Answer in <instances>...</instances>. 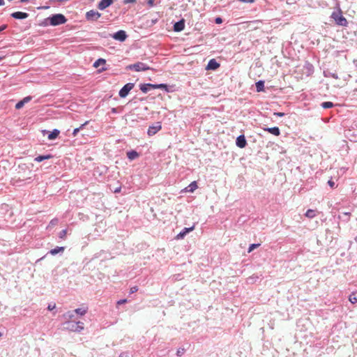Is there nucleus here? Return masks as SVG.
<instances>
[{"instance_id":"nucleus-1","label":"nucleus","mask_w":357,"mask_h":357,"mask_svg":"<svg viewBox=\"0 0 357 357\" xmlns=\"http://www.w3.org/2000/svg\"><path fill=\"white\" fill-rule=\"evenodd\" d=\"M331 17L339 26H347L348 24V22L347 19L343 16L341 10H339L337 12H333L332 13Z\"/></svg>"},{"instance_id":"nucleus-2","label":"nucleus","mask_w":357,"mask_h":357,"mask_svg":"<svg viewBox=\"0 0 357 357\" xmlns=\"http://www.w3.org/2000/svg\"><path fill=\"white\" fill-rule=\"evenodd\" d=\"M48 20H50V24L52 26L63 24L67 21L65 16L62 14L53 15L52 17H49Z\"/></svg>"},{"instance_id":"nucleus-3","label":"nucleus","mask_w":357,"mask_h":357,"mask_svg":"<svg viewBox=\"0 0 357 357\" xmlns=\"http://www.w3.org/2000/svg\"><path fill=\"white\" fill-rule=\"evenodd\" d=\"M127 68L130 70H135L137 72L145 71L150 69L149 66L142 62H137L136 63L131 64Z\"/></svg>"},{"instance_id":"nucleus-4","label":"nucleus","mask_w":357,"mask_h":357,"mask_svg":"<svg viewBox=\"0 0 357 357\" xmlns=\"http://www.w3.org/2000/svg\"><path fill=\"white\" fill-rule=\"evenodd\" d=\"M135 84L133 83L126 84L120 91L119 96L121 98H126L129 92L134 88Z\"/></svg>"},{"instance_id":"nucleus-5","label":"nucleus","mask_w":357,"mask_h":357,"mask_svg":"<svg viewBox=\"0 0 357 357\" xmlns=\"http://www.w3.org/2000/svg\"><path fill=\"white\" fill-rule=\"evenodd\" d=\"M100 16H101V14L94 10H91L88 11L86 14V19L88 20H91V21L98 20L100 17Z\"/></svg>"},{"instance_id":"nucleus-6","label":"nucleus","mask_w":357,"mask_h":357,"mask_svg":"<svg viewBox=\"0 0 357 357\" xmlns=\"http://www.w3.org/2000/svg\"><path fill=\"white\" fill-rule=\"evenodd\" d=\"M161 128V123L160 122H157L155 125L149 126L147 133L149 136H153L160 131Z\"/></svg>"},{"instance_id":"nucleus-7","label":"nucleus","mask_w":357,"mask_h":357,"mask_svg":"<svg viewBox=\"0 0 357 357\" xmlns=\"http://www.w3.org/2000/svg\"><path fill=\"white\" fill-rule=\"evenodd\" d=\"M114 2V0H101L98 5V8L103 10L110 6Z\"/></svg>"},{"instance_id":"nucleus-8","label":"nucleus","mask_w":357,"mask_h":357,"mask_svg":"<svg viewBox=\"0 0 357 357\" xmlns=\"http://www.w3.org/2000/svg\"><path fill=\"white\" fill-rule=\"evenodd\" d=\"M113 38L115 40L123 42L126 39L127 36L124 31L120 30L114 34Z\"/></svg>"},{"instance_id":"nucleus-9","label":"nucleus","mask_w":357,"mask_h":357,"mask_svg":"<svg viewBox=\"0 0 357 357\" xmlns=\"http://www.w3.org/2000/svg\"><path fill=\"white\" fill-rule=\"evenodd\" d=\"M194 229H195V226H192L189 228H187V227L184 228L182 231H181L178 234H177V236H176L175 238L176 240L183 238L188 232L193 231Z\"/></svg>"},{"instance_id":"nucleus-10","label":"nucleus","mask_w":357,"mask_h":357,"mask_svg":"<svg viewBox=\"0 0 357 357\" xmlns=\"http://www.w3.org/2000/svg\"><path fill=\"white\" fill-rule=\"evenodd\" d=\"M185 28V20L182 19L181 20L176 22L174 25V31L176 32L181 31Z\"/></svg>"},{"instance_id":"nucleus-11","label":"nucleus","mask_w":357,"mask_h":357,"mask_svg":"<svg viewBox=\"0 0 357 357\" xmlns=\"http://www.w3.org/2000/svg\"><path fill=\"white\" fill-rule=\"evenodd\" d=\"M220 67V63H218L215 59H211L206 66L207 70H216Z\"/></svg>"},{"instance_id":"nucleus-12","label":"nucleus","mask_w":357,"mask_h":357,"mask_svg":"<svg viewBox=\"0 0 357 357\" xmlns=\"http://www.w3.org/2000/svg\"><path fill=\"white\" fill-rule=\"evenodd\" d=\"M247 144V142H246V139L245 138V136L244 135H240L237 137L236 139V145L239 147V148H244L245 147Z\"/></svg>"},{"instance_id":"nucleus-13","label":"nucleus","mask_w":357,"mask_h":357,"mask_svg":"<svg viewBox=\"0 0 357 357\" xmlns=\"http://www.w3.org/2000/svg\"><path fill=\"white\" fill-rule=\"evenodd\" d=\"M11 16L15 19H26L29 15L26 13L20 11L15 12L11 14Z\"/></svg>"},{"instance_id":"nucleus-14","label":"nucleus","mask_w":357,"mask_h":357,"mask_svg":"<svg viewBox=\"0 0 357 357\" xmlns=\"http://www.w3.org/2000/svg\"><path fill=\"white\" fill-rule=\"evenodd\" d=\"M264 130L275 136H279L280 135V129L278 127L267 128H264Z\"/></svg>"},{"instance_id":"nucleus-15","label":"nucleus","mask_w":357,"mask_h":357,"mask_svg":"<svg viewBox=\"0 0 357 357\" xmlns=\"http://www.w3.org/2000/svg\"><path fill=\"white\" fill-rule=\"evenodd\" d=\"M198 188L197 182H192L187 188L184 189L186 192H193Z\"/></svg>"},{"instance_id":"nucleus-16","label":"nucleus","mask_w":357,"mask_h":357,"mask_svg":"<svg viewBox=\"0 0 357 357\" xmlns=\"http://www.w3.org/2000/svg\"><path fill=\"white\" fill-rule=\"evenodd\" d=\"M88 311V307L86 305H82V307L77 308L75 310V312L81 316L84 315Z\"/></svg>"},{"instance_id":"nucleus-17","label":"nucleus","mask_w":357,"mask_h":357,"mask_svg":"<svg viewBox=\"0 0 357 357\" xmlns=\"http://www.w3.org/2000/svg\"><path fill=\"white\" fill-rule=\"evenodd\" d=\"M60 133V131L57 129H54L52 132H51L47 138L48 139L50 140H53V139H55L59 135Z\"/></svg>"},{"instance_id":"nucleus-18","label":"nucleus","mask_w":357,"mask_h":357,"mask_svg":"<svg viewBox=\"0 0 357 357\" xmlns=\"http://www.w3.org/2000/svg\"><path fill=\"white\" fill-rule=\"evenodd\" d=\"M127 156L130 160H132L139 157V153L135 151H132L127 153Z\"/></svg>"},{"instance_id":"nucleus-19","label":"nucleus","mask_w":357,"mask_h":357,"mask_svg":"<svg viewBox=\"0 0 357 357\" xmlns=\"http://www.w3.org/2000/svg\"><path fill=\"white\" fill-rule=\"evenodd\" d=\"M68 324V326H67V328L70 331H73V332H79V329H77L78 328H77V325H76V323H72V322H68L67 323Z\"/></svg>"},{"instance_id":"nucleus-20","label":"nucleus","mask_w":357,"mask_h":357,"mask_svg":"<svg viewBox=\"0 0 357 357\" xmlns=\"http://www.w3.org/2000/svg\"><path fill=\"white\" fill-rule=\"evenodd\" d=\"M256 89L257 92L264 91V82L259 81L256 83Z\"/></svg>"},{"instance_id":"nucleus-21","label":"nucleus","mask_w":357,"mask_h":357,"mask_svg":"<svg viewBox=\"0 0 357 357\" xmlns=\"http://www.w3.org/2000/svg\"><path fill=\"white\" fill-rule=\"evenodd\" d=\"M52 158V155H39V156L35 158L34 160H35V161L40 162H42L44 160L50 159Z\"/></svg>"},{"instance_id":"nucleus-22","label":"nucleus","mask_w":357,"mask_h":357,"mask_svg":"<svg viewBox=\"0 0 357 357\" xmlns=\"http://www.w3.org/2000/svg\"><path fill=\"white\" fill-rule=\"evenodd\" d=\"M305 215L308 218H313L316 216V212L314 210L312 209H308Z\"/></svg>"},{"instance_id":"nucleus-23","label":"nucleus","mask_w":357,"mask_h":357,"mask_svg":"<svg viewBox=\"0 0 357 357\" xmlns=\"http://www.w3.org/2000/svg\"><path fill=\"white\" fill-rule=\"evenodd\" d=\"M63 250H64V248L63 247H56V248L51 250L50 251V253L52 255H55L58 254L60 252H63Z\"/></svg>"},{"instance_id":"nucleus-24","label":"nucleus","mask_w":357,"mask_h":357,"mask_svg":"<svg viewBox=\"0 0 357 357\" xmlns=\"http://www.w3.org/2000/svg\"><path fill=\"white\" fill-rule=\"evenodd\" d=\"M349 301L351 303H353V304H354V303H357V295H356V293H354V292L351 293V294L349 295Z\"/></svg>"},{"instance_id":"nucleus-25","label":"nucleus","mask_w":357,"mask_h":357,"mask_svg":"<svg viewBox=\"0 0 357 357\" xmlns=\"http://www.w3.org/2000/svg\"><path fill=\"white\" fill-rule=\"evenodd\" d=\"M140 89L142 92L146 93L148 91L151 89L150 84H142L140 86Z\"/></svg>"},{"instance_id":"nucleus-26","label":"nucleus","mask_w":357,"mask_h":357,"mask_svg":"<svg viewBox=\"0 0 357 357\" xmlns=\"http://www.w3.org/2000/svg\"><path fill=\"white\" fill-rule=\"evenodd\" d=\"M105 60L103 59H98L97 61H96L93 63V67L95 68H98L99 67L100 65H104L105 63Z\"/></svg>"},{"instance_id":"nucleus-27","label":"nucleus","mask_w":357,"mask_h":357,"mask_svg":"<svg viewBox=\"0 0 357 357\" xmlns=\"http://www.w3.org/2000/svg\"><path fill=\"white\" fill-rule=\"evenodd\" d=\"M321 107L324 109H328L333 107V103L332 102H324L321 104Z\"/></svg>"},{"instance_id":"nucleus-28","label":"nucleus","mask_w":357,"mask_h":357,"mask_svg":"<svg viewBox=\"0 0 357 357\" xmlns=\"http://www.w3.org/2000/svg\"><path fill=\"white\" fill-rule=\"evenodd\" d=\"M88 123V121H86L84 123L82 124L80 127L79 128H75L74 130H73V136H76L77 135V133L79 132V131L82 129L84 128V126L85 125H86Z\"/></svg>"},{"instance_id":"nucleus-29","label":"nucleus","mask_w":357,"mask_h":357,"mask_svg":"<svg viewBox=\"0 0 357 357\" xmlns=\"http://www.w3.org/2000/svg\"><path fill=\"white\" fill-rule=\"evenodd\" d=\"M260 245L259 243H257V244H251L250 246H249V248H248V252H251L252 250H254V249L258 248L259 246Z\"/></svg>"},{"instance_id":"nucleus-30","label":"nucleus","mask_w":357,"mask_h":357,"mask_svg":"<svg viewBox=\"0 0 357 357\" xmlns=\"http://www.w3.org/2000/svg\"><path fill=\"white\" fill-rule=\"evenodd\" d=\"M66 234H67V230L63 229L60 231L59 236L60 238H65L66 236Z\"/></svg>"},{"instance_id":"nucleus-31","label":"nucleus","mask_w":357,"mask_h":357,"mask_svg":"<svg viewBox=\"0 0 357 357\" xmlns=\"http://www.w3.org/2000/svg\"><path fill=\"white\" fill-rule=\"evenodd\" d=\"M77 328L79 329V332L84 329V323L81 321L76 322Z\"/></svg>"},{"instance_id":"nucleus-32","label":"nucleus","mask_w":357,"mask_h":357,"mask_svg":"<svg viewBox=\"0 0 357 357\" xmlns=\"http://www.w3.org/2000/svg\"><path fill=\"white\" fill-rule=\"evenodd\" d=\"M24 104L23 103V102L22 100L19 101L16 105H15V109H20L21 108H22L24 107Z\"/></svg>"},{"instance_id":"nucleus-33","label":"nucleus","mask_w":357,"mask_h":357,"mask_svg":"<svg viewBox=\"0 0 357 357\" xmlns=\"http://www.w3.org/2000/svg\"><path fill=\"white\" fill-rule=\"evenodd\" d=\"M31 99H32L31 96H26V97L24 98L22 100V101L23 102L24 104H26V103L29 102Z\"/></svg>"},{"instance_id":"nucleus-34","label":"nucleus","mask_w":357,"mask_h":357,"mask_svg":"<svg viewBox=\"0 0 357 357\" xmlns=\"http://www.w3.org/2000/svg\"><path fill=\"white\" fill-rule=\"evenodd\" d=\"M126 303H127V299H121V300L118 301L116 304H117V305H119L121 304H124Z\"/></svg>"},{"instance_id":"nucleus-35","label":"nucleus","mask_w":357,"mask_h":357,"mask_svg":"<svg viewBox=\"0 0 357 357\" xmlns=\"http://www.w3.org/2000/svg\"><path fill=\"white\" fill-rule=\"evenodd\" d=\"M328 184L330 185L331 188H333L335 187V182L332 180H329L328 181Z\"/></svg>"},{"instance_id":"nucleus-36","label":"nucleus","mask_w":357,"mask_h":357,"mask_svg":"<svg viewBox=\"0 0 357 357\" xmlns=\"http://www.w3.org/2000/svg\"><path fill=\"white\" fill-rule=\"evenodd\" d=\"M135 2H136V0H123L124 4H128L130 3H135Z\"/></svg>"},{"instance_id":"nucleus-37","label":"nucleus","mask_w":357,"mask_h":357,"mask_svg":"<svg viewBox=\"0 0 357 357\" xmlns=\"http://www.w3.org/2000/svg\"><path fill=\"white\" fill-rule=\"evenodd\" d=\"M155 0H148L147 3L150 7H153L154 6Z\"/></svg>"},{"instance_id":"nucleus-38","label":"nucleus","mask_w":357,"mask_h":357,"mask_svg":"<svg viewBox=\"0 0 357 357\" xmlns=\"http://www.w3.org/2000/svg\"><path fill=\"white\" fill-rule=\"evenodd\" d=\"M158 89H167V86L165 84H158Z\"/></svg>"},{"instance_id":"nucleus-39","label":"nucleus","mask_w":357,"mask_h":357,"mask_svg":"<svg viewBox=\"0 0 357 357\" xmlns=\"http://www.w3.org/2000/svg\"><path fill=\"white\" fill-rule=\"evenodd\" d=\"M138 290L137 287H133L130 289V294H133L135 292H136Z\"/></svg>"},{"instance_id":"nucleus-40","label":"nucleus","mask_w":357,"mask_h":357,"mask_svg":"<svg viewBox=\"0 0 357 357\" xmlns=\"http://www.w3.org/2000/svg\"><path fill=\"white\" fill-rule=\"evenodd\" d=\"M241 2L243 3H254L255 0H238Z\"/></svg>"},{"instance_id":"nucleus-41","label":"nucleus","mask_w":357,"mask_h":357,"mask_svg":"<svg viewBox=\"0 0 357 357\" xmlns=\"http://www.w3.org/2000/svg\"><path fill=\"white\" fill-rule=\"evenodd\" d=\"M274 115L277 116H284V113H283V112H275Z\"/></svg>"},{"instance_id":"nucleus-42","label":"nucleus","mask_w":357,"mask_h":357,"mask_svg":"<svg viewBox=\"0 0 357 357\" xmlns=\"http://www.w3.org/2000/svg\"><path fill=\"white\" fill-rule=\"evenodd\" d=\"M222 22V20L220 17H217L215 19V23L216 24H221Z\"/></svg>"},{"instance_id":"nucleus-43","label":"nucleus","mask_w":357,"mask_h":357,"mask_svg":"<svg viewBox=\"0 0 357 357\" xmlns=\"http://www.w3.org/2000/svg\"><path fill=\"white\" fill-rule=\"evenodd\" d=\"M121 186L117 187L116 188H115V189L114 190V193L120 192H121Z\"/></svg>"},{"instance_id":"nucleus-44","label":"nucleus","mask_w":357,"mask_h":357,"mask_svg":"<svg viewBox=\"0 0 357 357\" xmlns=\"http://www.w3.org/2000/svg\"><path fill=\"white\" fill-rule=\"evenodd\" d=\"M55 307H56L55 304H54V305H49L47 308H48L49 310H52L53 309L55 308Z\"/></svg>"},{"instance_id":"nucleus-45","label":"nucleus","mask_w":357,"mask_h":357,"mask_svg":"<svg viewBox=\"0 0 357 357\" xmlns=\"http://www.w3.org/2000/svg\"><path fill=\"white\" fill-rule=\"evenodd\" d=\"M151 89H158V84H150Z\"/></svg>"},{"instance_id":"nucleus-46","label":"nucleus","mask_w":357,"mask_h":357,"mask_svg":"<svg viewBox=\"0 0 357 357\" xmlns=\"http://www.w3.org/2000/svg\"><path fill=\"white\" fill-rule=\"evenodd\" d=\"M6 28V25H3V26H0V31L4 30Z\"/></svg>"},{"instance_id":"nucleus-47","label":"nucleus","mask_w":357,"mask_h":357,"mask_svg":"<svg viewBox=\"0 0 357 357\" xmlns=\"http://www.w3.org/2000/svg\"><path fill=\"white\" fill-rule=\"evenodd\" d=\"M5 4L4 0H0V6H3Z\"/></svg>"},{"instance_id":"nucleus-48","label":"nucleus","mask_w":357,"mask_h":357,"mask_svg":"<svg viewBox=\"0 0 357 357\" xmlns=\"http://www.w3.org/2000/svg\"><path fill=\"white\" fill-rule=\"evenodd\" d=\"M68 317H69L70 319H72V318H73V315L70 312H68Z\"/></svg>"},{"instance_id":"nucleus-49","label":"nucleus","mask_w":357,"mask_h":357,"mask_svg":"<svg viewBox=\"0 0 357 357\" xmlns=\"http://www.w3.org/2000/svg\"><path fill=\"white\" fill-rule=\"evenodd\" d=\"M119 357H127V355H125L124 354H121Z\"/></svg>"},{"instance_id":"nucleus-50","label":"nucleus","mask_w":357,"mask_h":357,"mask_svg":"<svg viewBox=\"0 0 357 357\" xmlns=\"http://www.w3.org/2000/svg\"><path fill=\"white\" fill-rule=\"evenodd\" d=\"M48 8H49L48 6H44V7H43V8H44V9H47Z\"/></svg>"},{"instance_id":"nucleus-51","label":"nucleus","mask_w":357,"mask_h":357,"mask_svg":"<svg viewBox=\"0 0 357 357\" xmlns=\"http://www.w3.org/2000/svg\"><path fill=\"white\" fill-rule=\"evenodd\" d=\"M180 354H181V351H177V354H178V355H180Z\"/></svg>"},{"instance_id":"nucleus-52","label":"nucleus","mask_w":357,"mask_h":357,"mask_svg":"<svg viewBox=\"0 0 357 357\" xmlns=\"http://www.w3.org/2000/svg\"><path fill=\"white\" fill-rule=\"evenodd\" d=\"M2 335L1 333L0 332V337Z\"/></svg>"},{"instance_id":"nucleus-53","label":"nucleus","mask_w":357,"mask_h":357,"mask_svg":"<svg viewBox=\"0 0 357 357\" xmlns=\"http://www.w3.org/2000/svg\"><path fill=\"white\" fill-rule=\"evenodd\" d=\"M1 59H2V58H1V57H0V60H1Z\"/></svg>"}]
</instances>
